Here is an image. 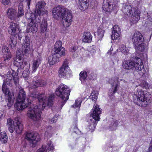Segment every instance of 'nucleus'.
<instances>
[{"label":"nucleus","mask_w":152,"mask_h":152,"mask_svg":"<svg viewBox=\"0 0 152 152\" xmlns=\"http://www.w3.org/2000/svg\"><path fill=\"white\" fill-rule=\"evenodd\" d=\"M130 61H124L122 64L123 67L126 69H132L134 70L133 73L134 76L137 77H139L142 75V76L144 74V73L138 72L142 69H143V65L141 62V59L138 57H132Z\"/></svg>","instance_id":"obj_1"},{"label":"nucleus","mask_w":152,"mask_h":152,"mask_svg":"<svg viewBox=\"0 0 152 152\" xmlns=\"http://www.w3.org/2000/svg\"><path fill=\"white\" fill-rule=\"evenodd\" d=\"M40 105H34L31 103L27 108V115L28 117L34 121H39L40 118L41 114Z\"/></svg>","instance_id":"obj_2"},{"label":"nucleus","mask_w":152,"mask_h":152,"mask_svg":"<svg viewBox=\"0 0 152 152\" xmlns=\"http://www.w3.org/2000/svg\"><path fill=\"white\" fill-rule=\"evenodd\" d=\"M102 110L99 108V106L96 104L94 107L92 112L90 113V119L88 121L89 128L92 132L95 128L97 124V121H99V115L101 113Z\"/></svg>","instance_id":"obj_3"},{"label":"nucleus","mask_w":152,"mask_h":152,"mask_svg":"<svg viewBox=\"0 0 152 152\" xmlns=\"http://www.w3.org/2000/svg\"><path fill=\"white\" fill-rule=\"evenodd\" d=\"M138 94L137 95L134 94V93H132L133 99L134 102L139 106L145 107L147 105H148L151 102V100L149 97H146L143 91H137Z\"/></svg>","instance_id":"obj_4"},{"label":"nucleus","mask_w":152,"mask_h":152,"mask_svg":"<svg viewBox=\"0 0 152 152\" xmlns=\"http://www.w3.org/2000/svg\"><path fill=\"white\" fill-rule=\"evenodd\" d=\"M7 124L9 130L11 133H13L15 130L18 134L20 133L23 129V126L19 121V118H15L14 122L10 118L7 119Z\"/></svg>","instance_id":"obj_5"},{"label":"nucleus","mask_w":152,"mask_h":152,"mask_svg":"<svg viewBox=\"0 0 152 152\" xmlns=\"http://www.w3.org/2000/svg\"><path fill=\"white\" fill-rule=\"evenodd\" d=\"M55 93L62 100V106H63L69 99L70 94L69 89L66 85L61 84L56 89Z\"/></svg>","instance_id":"obj_6"},{"label":"nucleus","mask_w":152,"mask_h":152,"mask_svg":"<svg viewBox=\"0 0 152 152\" xmlns=\"http://www.w3.org/2000/svg\"><path fill=\"white\" fill-rule=\"evenodd\" d=\"M18 10L17 13L16 10L13 8H9L7 12L8 18L12 20H15L17 18L21 17L24 15L23 4L20 3L18 7Z\"/></svg>","instance_id":"obj_7"},{"label":"nucleus","mask_w":152,"mask_h":152,"mask_svg":"<svg viewBox=\"0 0 152 152\" xmlns=\"http://www.w3.org/2000/svg\"><path fill=\"white\" fill-rule=\"evenodd\" d=\"M5 82L3 83L2 86V91L3 93L5 96H7L6 97V101L7 102V106L8 107H10L13 104L15 99L14 96L13 94L11 93L9 88Z\"/></svg>","instance_id":"obj_8"},{"label":"nucleus","mask_w":152,"mask_h":152,"mask_svg":"<svg viewBox=\"0 0 152 152\" xmlns=\"http://www.w3.org/2000/svg\"><path fill=\"white\" fill-rule=\"evenodd\" d=\"M54 98V95L52 94L49 96L48 100H46V96L44 94H39L37 99L40 102H42L41 104L42 110L44 109L46 106H52Z\"/></svg>","instance_id":"obj_9"},{"label":"nucleus","mask_w":152,"mask_h":152,"mask_svg":"<svg viewBox=\"0 0 152 152\" xmlns=\"http://www.w3.org/2000/svg\"><path fill=\"white\" fill-rule=\"evenodd\" d=\"M25 136V138L29 142L30 146L33 148L36 146L38 142L40 140V136L37 133L26 132Z\"/></svg>","instance_id":"obj_10"},{"label":"nucleus","mask_w":152,"mask_h":152,"mask_svg":"<svg viewBox=\"0 0 152 152\" xmlns=\"http://www.w3.org/2000/svg\"><path fill=\"white\" fill-rule=\"evenodd\" d=\"M63 10V12L61 17L63 20V23L64 27H67L71 24L72 21V16L70 11L65 8Z\"/></svg>","instance_id":"obj_11"},{"label":"nucleus","mask_w":152,"mask_h":152,"mask_svg":"<svg viewBox=\"0 0 152 152\" xmlns=\"http://www.w3.org/2000/svg\"><path fill=\"white\" fill-rule=\"evenodd\" d=\"M56 57L59 58L62 56H64L66 54L65 49L62 47V42L59 40L57 41L54 45L53 53Z\"/></svg>","instance_id":"obj_12"},{"label":"nucleus","mask_w":152,"mask_h":152,"mask_svg":"<svg viewBox=\"0 0 152 152\" xmlns=\"http://www.w3.org/2000/svg\"><path fill=\"white\" fill-rule=\"evenodd\" d=\"M19 27L18 25L12 22L10 23V26L8 28V31L9 33L11 35H15L16 34L15 37H17L19 40H20L22 37L21 33L17 34L18 32H20Z\"/></svg>","instance_id":"obj_13"},{"label":"nucleus","mask_w":152,"mask_h":152,"mask_svg":"<svg viewBox=\"0 0 152 152\" xmlns=\"http://www.w3.org/2000/svg\"><path fill=\"white\" fill-rule=\"evenodd\" d=\"M115 0H104L102 8L104 11L110 12L115 8Z\"/></svg>","instance_id":"obj_14"},{"label":"nucleus","mask_w":152,"mask_h":152,"mask_svg":"<svg viewBox=\"0 0 152 152\" xmlns=\"http://www.w3.org/2000/svg\"><path fill=\"white\" fill-rule=\"evenodd\" d=\"M132 40L134 46H137V45H139L143 42L144 39L142 34L139 32L137 31L132 36Z\"/></svg>","instance_id":"obj_15"},{"label":"nucleus","mask_w":152,"mask_h":152,"mask_svg":"<svg viewBox=\"0 0 152 152\" xmlns=\"http://www.w3.org/2000/svg\"><path fill=\"white\" fill-rule=\"evenodd\" d=\"M136 9L127 3L123 4L122 10L124 14L130 17H132L133 13L137 10Z\"/></svg>","instance_id":"obj_16"},{"label":"nucleus","mask_w":152,"mask_h":152,"mask_svg":"<svg viewBox=\"0 0 152 152\" xmlns=\"http://www.w3.org/2000/svg\"><path fill=\"white\" fill-rule=\"evenodd\" d=\"M22 52L18 50L16 57L14 58L13 63L14 66L18 67H21L23 64V59Z\"/></svg>","instance_id":"obj_17"},{"label":"nucleus","mask_w":152,"mask_h":152,"mask_svg":"<svg viewBox=\"0 0 152 152\" xmlns=\"http://www.w3.org/2000/svg\"><path fill=\"white\" fill-rule=\"evenodd\" d=\"M12 72H8L7 74L6 79L11 80H13L15 85L16 86H18L19 84V78L17 76L16 72L14 70H12Z\"/></svg>","instance_id":"obj_18"},{"label":"nucleus","mask_w":152,"mask_h":152,"mask_svg":"<svg viewBox=\"0 0 152 152\" xmlns=\"http://www.w3.org/2000/svg\"><path fill=\"white\" fill-rule=\"evenodd\" d=\"M45 4L46 3L44 1H41L38 2L36 5V13L40 15L47 14L48 12L43 9Z\"/></svg>","instance_id":"obj_19"},{"label":"nucleus","mask_w":152,"mask_h":152,"mask_svg":"<svg viewBox=\"0 0 152 152\" xmlns=\"http://www.w3.org/2000/svg\"><path fill=\"white\" fill-rule=\"evenodd\" d=\"M65 9L63 7L58 6L57 7H54L52 13L53 17L56 19H58V18H61L62 14L63 12V10Z\"/></svg>","instance_id":"obj_20"},{"label":"nucleus","mask_w":152,"mask_h":152,"mask_svg":"<svg viewBox=\"0 0 152 152\" xmlns=\"http://www.w3.org/2000/svg\"><path fill=\"white\" fill-rule=\"evenodd\" d=\"M67 62L66 61H64L62 66L60 68L59 71V75L60 77L66 76L68 74V70H69V67H68Z\"/></svg>","instance_id":"obj_21"},{"label":"nucleus","mask_w":152,"mask_h":152,"mask_svg":"<svg viewBox=\"0 0 152 152\" xmlns=\"http://www.w3.org/2000/svg\"><path fill=\"white\" fill-rule=\"evenodd\" d=\"M29 99H27L26 101L28 102L27 104L24 103L25 101H19L17 100L16 103L15 104L14 106L16 109L18 110H22L26 108L27 109L31 104V102H29Z\"/></svg>","instance_id":"obj_22"},{"label":"nucleus","mask_w":152,"mask_h":152,"mask_svg":"<svg viewBox=\"0 0 152 152\" xmlns=\"http://www.w3.org/2000/svg\"><path fill=\"white\" fill-rule=\"evenodd\" d=\"M38 55L37 56V57L35 58L32 61L33 72H35L36 71L41 63L42 58L41 57V53H38Z\"/></svg>","instance_id":"obj_23"},{"label":"nucleus","mask_w":152,"mask_h":152,"mask_svg":"<svg viewBox=\"0 0 152 152\" xmlns=\"http://www.w3.org/2000/svg\"><path fill=\"white\" fill-rule=\"evenodd\" d=\"M40 15L39 14H37V13H31L30 14L29 18H28L29 20H31L32 21L35 22V23H40L42 20V18L41 15Z\"/></svg>","instance_id":"obj_24"},{"label":"nucleus","mask_w":152,"mask_h":152,"mask_svg":"<svg viewBox=\"0 0 152 152\" xmlns=\"http://www.w3.org/2000/svg\"><path fill=\"white\" fill-rule=\"evenodd\" d=\"M29 20L30 22L27 28V31L28 32L31 31L33 33H35L38 30L37 24L31 20Z\"/></svg>","instance_id":"obj_25"},{"label":"nucleus","mask_w":152,"mask_h":152,"mask_svg":"<svg viewBox=\"0 0 152 152\" xmlns=\"http://www.w3.org/2000/svg\"><path fill=\"white\" fill-rule=\"evenodd\" d=\"M120 31V28L118 25H115L114 26L113 30L112 31V34L111 36L113 40H115L119 38Z\"/></svg>","instance_id":"obj_26"},{"label":"nucleus","mask_w":152,"mask_h":152,"mask_svg":"<svg viewBox=\"0 0 152 152\" xmlns=\"http://www.w3.org/2000/svg\"><path fill=\"white\" fill-rule=\"evenodd\" d=\"M54 149L53 146L50 141L47 142V145L45 148L44 146L38 149L37 152H46V150H48L49 151H52Z\"/></svg>","instance_id":"obj_27"},{"label":"nucleus","mask_w":152,"mask_h":152,"mask_svg":"<svg viewBox=\"0 0 152 152\" xmlns=\"http://www.w3.org/2000/svg\"><path fill=\"white\" fill-rule=\"evenodd\" d=\"M26 40L25 44H26V46L25 47V49L23 52L21 51H19L22 52L21 53L23 55H25L27 56L29 55V52L30 51V48L28 46L30 45V41L29 37H28L27 36L26 37Z\"/></svg>","instance_id":"obj_28"},{"label":"nucleus","mask_w":152,"mask_h":152,"mask_svg":"<svg viewBox=\"0 0 152 152\" xmlns=\"http://www.w3.org/2000/svg\"><path fill=\"white\" fill-rule=\"evenodd\" d=\"M2 52L4 54V61L9 60L11 58V53L7 47H3L2 48Z\"/></svg>","instance_id":"obj_29"},{"label":"nucleus","mask_w":152,"mask_h":152,"mask_svg":"<svg viewBox=\"0 0 152 152\" xmlns=\"http://www.w3.org/2000/svg\"><path fill=\"white\" fill-rule=\"evenodd\" d=\"M140 11L137 9L136 10L135 12H134L133 13V15H132L131 22L133 24H134L137 23L140 19Z\"/></svg>","instance_id":"obj_30"},{"label":"nucleus","mask_w":152,"mask_h":152,"mask_svg":"<svg viewBox=\"0 0 152 152\" xmlns=\"http://www.w3.org/2000/svg\"><path fill=\"white\" fill-rule=\"evenodd\" d=\"M48 61L50 65H53L58 61L59 60L58 58L56 57L55 55L53 53L52 54L48 56Z\"/></svg>","instance_id":"obj_31"},{"label":"nucleus","mask_w":152,"mask_h":152,"mask_svg":"<svg viewBox=\"0 0 152 152\" xmlns=\"http://www.w3.org/2000/svg\"><path fill=\"white\" fill-rule=\"evenodd\" d=\"M92 40V36L89 32H84L83 34L82 41L84 42H91Z\"/></svg>","instance_id":"obj_32"},{"label":"nucleus","mask_w":152,"mask_h":152,"mask_svg":"<svg viewBox=\"0 0 152 152\" xmlns=\"http://www.w3.org/2000/svg\"><path fill=\"white\" fill-rule=\"evenodd\" d=\"M79 7L81 10H85L88 8V0H78Z\"/></svg>","instance_id":"obj_33"},{"label":"nucleus","mask_w":152,"mask_h":152,"mask_svg":"<svg viewBox=\"0 0 152 152\" xmlns=\"http://www.w3.org/2000/svg\"><path fill=\"white\" fill-rule=\"evenodd\" d=\"M26 96L25 92L23 89H21L19 91L17 100L19 101H25Z\"/></svg>","instance_id":"obj_34"},{"label":"nucleus","mask_w":152,"mask_h":152,"mask_svg":"<svg viewBox=\"0 0 152 152\" xmlns=\"http://www.w3.org/2000/svg\"><path fill=\"white\" fill-rule=\"evenodd\" d=\"M46 83L44 80H39L35 82H34L32 86L33 88H35L39 86H44L46 85Z\"/></svg>","instance_id":"obj_35"},{"label":"nucleus","mask_w":152,"mask_h":152,"mask_svg":"<svg viewBox=\"0 0 152 152\" xmlns=\"http://www.w3.org/2000/svg\"><path fill=\"white\" fill-rule=\"evenodd\" d=\"M10 45L11 48L14 47L17 42V37L12 35L9 40Z\"/></svg>","instance_id":"obj_36"},{"label":"nucleus","mask_w":152,"mask_h":152,"mask_svg":"<svg viewBox=\"0 0 152 152\" xmlns=\"http://www.w3.org/2000/svg\"><path fill=\"white\" fill-rule=\"evenodd\" d=\"M8 140V137L5 132H1L0 134V140L3 143H7Z\"/></svg>","instance_id":"obj_37"},{"label":"nucleus","mask_w":152,"mask_h":152,"mask_svg":"<svg viewBox=\"0 0 152 152\" xmlns=\"http://www.w3.org/2000/svg\"><path fill=\"white\" fill-rule=\"evenodd\" d=\"M47 21L45 20H42L40 25L41 31L42 33L45 32L47 30Z\"/></svg>","instance_id":"obj_38"},{"label":"nucleus","mask_w":152,"mask_h":152,"mask_svg":"<svg viewBox=\"0 0 152 152\" xmlns=\"http://www.w3.org/2000/svg\"><path fill=\"white\" fill-rule=\"evenodd\" d=\"M103 28L102 26H100L98 29L97 32L99 38H102L104 36V31Z\"/></svg>","instance_id":"obj_39"},{"label":"nucleus","mask_w":152,"mask_h":152,"mask_svg":"<svg viewBox=\"0 0 152 152\" xmlns=\"http://www.w3.org/2000/svg\"><path fill=\"white\" fill-rule=\"evenodd\" d=\"M80 80L81 81H83L85 80L87 76V72L83 71L81 72L80 74Z\"/></svg>","instance_id":"obj_40"},{"label":"nucleus","mask_w":152,"mask_h":152,"mask_svg":"<svg viewBox=\"0 0 152 152\" xmlns=\"http://www.w3.org/2000/svg\"><path fill=\"white\" fill-rule=\"evenodd\" d=\"M120 50L124 54H127L129 52L128 49L123 45L120 47Z\"/></svg>","instance_id":"obj_41"},{"label":"nucleus","mask_w":152,"mask_h":152,"mask_svg":"<svg viewBox=\"0 0 152 152\" xmlns=\"http://www.w3.org/2000/svg\"><path fill=\"white\" fill-rule=\"evenodd\" d=\"M39 93L36 90H34L31 92L30 96L34 98L37 99L39 96Z\"/></svg>","instance_id":"obj_42"},{"label":"nucleus","mask_w":152,"mask_h":152,"mask_svg":"<svg viewBox=\"0 0 152 152\" xmlns=\"http://www.w3.org/2000/svg\"><path fill=\"white\" fill-rule=\"evenodd\" d=\"M136 47L137 49L140 52L143 51L145 49V47L143 43L139 45H137V46H135V48Z\"/></svg>","instance_id":"obj_43"},{"label":"nucleus","mask_w":152,"mask_h":152,"mask_svg":"<svg viewBox=\"0 0 152 152\" xmlns=\"http://www.w3.org/2000/svg\"><path fill=\"white\" fill-rule=\"evenodd\" d=\"M81 100H79L78 99H77V100H76L75 104L73 105H72V107H73L74 108H76L78 107H80V106L81 105Z\"/></svg>","instance_id":"obj_44"},{"label":"nucleus","mask_w":152,"mask_h":152,"mask_svg":"<svg viewBox=\"0 0 152 152\" xmlns=\"http://www.w3.org/2000/svg\"><path fill=\"white\" fill-rule=\"evenodd\" d=\"M95 94L96 93H95V92H92L90 96V99H91L92 101H96L97 97V95H95Z\"/></svg>","instance_id":"obj_45"},{"label":"nucleus","mask_w":152,"mask_h":152,"mask_svg":"<svg viewBox=\"0 0 152 152\" xmlns=\"http://www.w3.org/2000/svg\"><path fill=\"white\" fill-rule=\"evenodd\" d=\"M90 79L91 80H94L96 79V75L92 72L89 75Z\"/></svg>","instance_id":"obj_46"},{"label":"nucleus","mask_w":152,"mask_h":152,"mask_svg":"<svg viewBox=\"0 0 152 152\" xmlns=\"http://www.w3.org/2000/svg\"><path fill=\"white\" fill-rule=\"evenodd\" d=\"M13 81V80L10 81L8 79H6L3 80V83H4L5 82L6 84H7L9 86H10L11 85H12V82Z\"/></svg>","instance_id":"obj_47"},{"label":"nucleus","mask_w":152,"mask_h":152,"mask_svg":"<svg viewBox=\"0 0 152 152\" xmlns=\"http://www.w3.org/2000/svg\"><path fill=\"white\" fill-rule=\"evenodd\" d=\"M119 83L118 81L116 83H115V86L113 88H114V90L113 91L112 94H114L116 91L117 87L118 86H119Z\"/></svg>","instance_id":"obj_48"},{"label":"nucleus","mask_w":152,"mask_h":152,"mask_svg":"<svg viewBox=\"0 0 152 152\" xmlns=\"http://www.w3.org/2000/svg\"><path fill=\"white\" fill-rule=\"evenodd\" d=\"M23 71V69L22 68H21V67H18L17 70V72H16L17 76H18V75L20 74H22Z\"/></svg>","instance_id":"obj_49"},{"label":"nucleus","mask_w":152,"mask_h":152,"mask_svg":"<svg viewBox=\"0 0 152 152\" xmlns=\"http://www.w3.org/2000/svg\"><path fill=\"white\" fill-rule=\"evenodd\" d=\"M1 1L5 5L8 4L10 2V0H1Z\"/></svg>","instance_id":"obj_50"},{"label":"nucleus","mask_w":152,"mask_h":152,"mask_svg":"<svg viewBox=\"0 0 152 152\" xmlns=\"http://www.w3.org/2000/svg\"><path fill=\"white\" fill-rule=\"evenodd\" d=\"M22 74L24 77H28V75L29 72L28 71H24L23 72Z\"/></svg>","instance_id":"obj_51"},{"label":"nucleus","mask_w":152,"mask_h":152,"mask_svg":"<svg viewBox=\"0 0 152 152\" xmlns=\"http://www.w3.org/2000/svg\"><path fill=\"white\" fill-rule=\"evenodd\" d=\"M148 18L151 21H152V12H149L147 13Z\"/></svg>","instance_id":"obj_52"},{"label":"nucleus","mask_w":152,"mask_h":152,"mask_svg":"<svg viewBox=\"0 0 152 152\" xmlns=\"http://www.w3.org/2000/svg\"><path fill=\"white\" fill-rule=\"evenodd\" d=\"M77 50L76 47H71L70 49V51L72 52H75Z\"/></svg>","instance_id":"obj_53"},{"label":"nucleus","mask_w":152,"mask_h":152,"mask_svg":"<svg viewBox=\"0 0 152 152\" xmlns=\"http://www.w3.org/2000/svg\"><path fill=\"white\" fill-rule=\"evenodd\" d=\"M57 120V117L55 116L53 118L51 119V121L53 123L56 122Z\"/></svg>","instance_id":"obj_54"},{"label":"nucleus","mask_w":152,"mask_h":152,"mask_svg":"<svg viewBox=\"0 0 152 152\" xmlns=\"http://www.w3.org/2000/svg\"><path fill=\"white\" fill-rule=\"evenodd\" d=\"M149 151L150 152H152V141H151L149 148Z\"/></svg>","instance_id":"obj_55"},{"label":"nucleus","mask_w":152,"mask_h":152,"mask_svg":"<svg viewBox=\"0 0 152 152\" xmlns=\"http://www.w3.org/2000/svg\"><path fill=\"white\" fill-rule=\"evenodd\" d=\"M74 130H74V131L76 133H77V132H78V131H79L78 129L77 128V126H75L74 128Z\"/></svg>","instance_id":"obj_56"},{"label":"nucleus","mask_w":152,"mask_h":152,"mask_svg":"<svg viewBox=\"0 0 152 152\" xmlns=\"http://www.w3.org/2000/svg\"><path fill=\"white\" fill-rule=\"evenodd\" d=\"M31 1V0H26L28 7H29L30 4V1Z\"/></svg>","instance_id":"obj_57"},{"label":"nucleus","mask_w":152,"mask_h":152,"mask_svg":"<svg viewBox=\"0 0 152 152\" xmlns=\"http://www.w3.org/2000/svg\"><path fill=\"white\" fill-rule=\"evenodd\" d=\"M90 53L91 54H93L95 52V50L94 49H93L92 50L90 51Z\"/></svg>","instance_id":"obj_58"},{"label":"nucleus","mask_w":152,"mask_h":152,"mask_svg":"<svg viewBox=\"0 0 152 152\" xmlns=\"http://www.w3.org/2000/svg\"><path fill=\"white\" fill-rule=\"evenodd\" d=\"M111 48L110 49V50H109L107 52V54H109V55H111L112 54V53H111L110 52L111 51Z\"/></svg>","instance_id":"obj_59"},{"label":"nucleus","mask_w":152,"mask_h":152,"mask_svg":"<svg viewBox=\"0 0 152 152\" xmlns=\"http://www.w3.org/2000/svg\"><path fill=\"white\" fill-rule=\"evenodd\" d=\"M3 99V97L1 96H0V101L2 100Z\"/></svg>","instance_id":"obj_60"}]
</instances>
